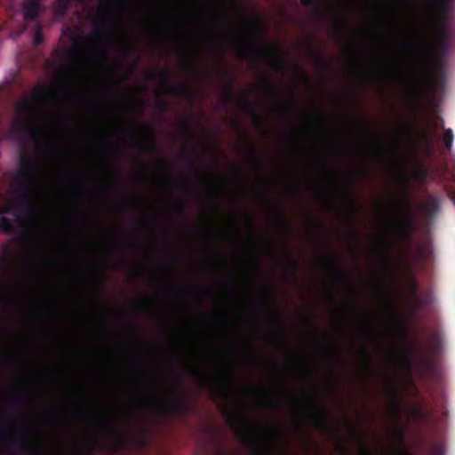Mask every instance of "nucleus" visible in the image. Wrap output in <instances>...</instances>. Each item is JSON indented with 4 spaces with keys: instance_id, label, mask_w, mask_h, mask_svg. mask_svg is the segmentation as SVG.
<instances>
[{
    "instance_id": "obj_1",
    "label": "nucleus",
    "mask_w": 455,
    "mask_h": 455,
    "mask_svg": "<svg viewBox=\"0 0 455 455\" xmlns=\"http://www.w3.org/2000/svg\"><path fill=\"white\" fill-rule=\"evenodd\" d=\"M20 166L12 179L11 190L15 194L26 214L32 219L39 216L40 209L36 201L40 193L39 165L27 153H22Z\"/></svg>"
},
{
    "instance_id": "obj_2",
    "label": "nucleus",
    "mask_w": 455,
    "mask_h": 455,
    "mask_svg": "<svg viewBox=\"0 0 455 455\" xmlns=\"http://www.w3.org/2000/svg\"><path fill=\"white\" fill-rule=\"evenodd\" d=\"M49 98V87L41 86L34 90L31 96L25 97L15 105L14 109L18 118L10 129V133L13 138L26 137L35 140L39 135H44L34 117L39 112L40 101L47 100Z\"/></svg>"
},
{
    "instance_id": "obj_3",
    "label": "nucleus",
    "mask_w": 455,
    "mask_h": 455,
    "mask_svg": "<svg viewBox=\"0 0 455 455\" xmlns=\"http://www.w3.org/2000/svg\"><path fill=\"white\" fill-rule=\"evenodd\" d=\"M238 58L247 61H253L259 58L268 59L281 71L287 65L285 59L275 51L272 44L266 41H259L241 47L238 52Z\"/></svg>"
},
{
    "instance_id": "obj_4",
    "label": "nucleus",
    "mask_w": 455,
    "mask_h": 455,
    "mask_svg": "<svg viewBox=\"0 0 455 455\" xmlns=\"http://www.w3.org/2000/svg\"><path fill=\"white\" fill-rule=\"evenodd\" d=\"M237 436L251 448L252 455H268L270 443L262 425L257 423L253 429L243 428L237 432Z\"/></svg>"
},
{
    "instance_id": "obj_5",
    "label": "nucleus",
    "mask_w": 455,
    "mask_h": 455,
    "mask_svg": "<svg viewBox=\"0 0 455 455\" xmlns=\"http://www.w3.org/2000/svg\"><path fill=\"white\" fill-rule=\"evenodd\" d=\"M150 81H158L164 89L170 94L180 96L189 100H194L191 88L185 84H173L170 81V73L168 70L160 68L156 72L149 74Z\"/></svg>"
},
{
    "instance_id": "obj_6",
    "label": "nucleus",
    "mask_w": 455,
    "mask_h": 455,
    "mask_svg": "<svg viewBox=\"0 0 455 455\" xmlns=\"http://www.w3.org/2000/svg\"><path fill=\"white\" fill-rule=\"evenodd\" d=\"M158 409L164 416H185L190 412L191 408L186 398L174 394L172 399L161 403Z\"/></svg>"
},
{
    "instance_id": "obj_7",
    "label": "nucleus",
    "mask_w": 455,
    "mask_h": 455,
    "mask_svg": "<svg viewBox=\"0 0 455 455\" xmlns=\"http://www.w3.org/2000/svg\"><path fill=\"white\" fill-rule=\"evenodd\" d=\"M399 224L392 229V240L395 243L398 241L410 243L414 231V218L411 215L403 214L401 207H399Z\"/></svg>"
},
{
    "instance_id": "obj_8",
    "label": "nucleus",
    "mask_w": 455,
    "mask_h": 455,
    "mask_svg": "<svg viewBox=\"0 0 455 455\" xmlns=\"http://www.w3.org/2000/svg\"><path fill=\"white\" fill-rule=\"evenodd\" d=\"M307 402L309 406L306 408V411L311 422L324 431L332 430L328 411L317 406L314 401L307 399Z\"/></svg>"
},
{
    "instance_id": "obj_9",
    "label": "nucleus",
    "mask_w": 455,
    "mask_h": 455,
    "mask_svg": "<svg viewBox=\"0 0 455 455\" xmlns=\"http://www.w3.org/2000/svg\"><path fill=\"white\" fill-rule=\"evenodd\" d=\"M4 440L10 445L17 446L26 455H42L41 446L29 438L25 431H22L20 438L4 436Z\"/></svg>"
},
{
    "instance_id": "obj_10",
    "label": "nucleus",
    "mask_w": 455,
    "mask_h": 455,
    "mask_svg": "<svg viewBox=\"0 0 455 455\" xmlns=\"http://www.w3.org/2000/svg\"><path fill=\"white\" fill-rule=\"evenodd\" d=\"M413 51L422 67H425L434 53L431 44L422 38L417 37L411 42Z\"/></svg>"
},
{
    "instance_id": "obj_11",
    "label": "nucleus",
    "mask_w": 455,
    "mask_h": 455,
    "mask_svg": "<svg viewBox=\"0 0 455 455\" xmlns=\"http://www.w3.org/2000/svg\"><path fill=\"white\" fill-rule=\"evenodd\" d=\"M440 211V198L427 195L426 202L419 206V212L425 221H431Z\"/></svg>"
},
{
    "instance_id": "obj_12",
    "label": "nucleus",
    "mask_w": 455,
    "mask_h": 455,
    "mask_svg": "<svg viewBox=\"0 0 455 455\" xmlns=\"http://www.w3.org/2000/svg\"><path fill=\"white\" fill-rule=\"evenodd\" d=\"M98 432L106 436H116L123 441V436L115 427L113 419L108 416L100 415L93 419Z\"/></svg>"
},
{
    "instance_id": "obj_13",
    "label": "nucleus",
    "mask_w": 455,
    "mask_h": 455,
    "mask_svg": "<svg viewBox=\"0 0 455 455\" xmlns=\"http://www.w3.org/2000/svg\"><path fill=\"white\" fill-rule=\"evenodd\" d=\"M145 135V143L143 144V149L146 152H153L156 148V137L154 127L149 124H144L140 125Z\"/></svg>"
},
{
    "instance_id": "obj_14",
    "label": "nucleus",
    "mask_w": 455,
    "mask_h": 455,
    "mask_svg": "<svg viewBox=\"0 0 455 455\" xmlns=\"http://www.w3.org/2000/svg\"><path fill=\"white\" fill-rule=\"evenodd\" d=\"M21 9L23 17L26 20H35L42 9V4L39 1L29 0L23 3Z\"/></svg>"
},
{
    "instance_id": "obj_15",
    "label": "nucleus",
    "mask_w": 455,
    "mask_h": 455,
    "mask_svg": "<svg viewBox=\"0 0 455 455\" xmlns=\"http://www.w3.org/2000/svg\"><path fill=\"white\" fill-rule=\"evenodd\" d=\"M238 100H239V105L241 106V108L243 109H244L245 111L249 112L251 115V116L253 117V119H255L259 122L262 121L261 116L258 114V112L256 110L255 105L249 99L248 92H241Z\"/></svg>"
},
{
    "instance_id": "obj_16",
    "label": "nucleus",
    "mask_w": 455,
    "mask_h": 455,
    "mask_svg": "<svg viewBox=\"0 0 455 455\" xmlns=\"http://www.w3.org/2000/svg\"><path fill=\"white\" fill-rule=\"evenodd\" d=\"M93 25L95 28V31H94L93 35L91 36V38H92V39L102 40L101 34L99 30L100 28L106 34H111V33H115V32H117L120 30V27L116 23L105 24L102 21L95 20L93 22Z\"/></svg>"
},
{
    "instance_id": "obj_17",
    "label": "nucleus",
    "mask_w": 455,
    "mask_h": 455,
    "mask_svg": "<svg viewBox=\"0 0 455 455\" xmlns=\"http://www.w3.org/2000/svg\"><path fill=\"white\" fill-rule=\"evenodd\" d=\"M225 421L227 425L233 430H235L237 425L245 420V418L242 414L235 413L232 411L226 410L224 411Z\"/></svg>"
},
{
    "instance_id": "obj_18",
    "label": "nucleus",
    "mask_w": 455,
    "mask_h": 455,
    "mask_svg": "<svg viewBox=\"0 0 455 455\" xmlns=\"http://www.w3.org/2000/svg\"><path fill=\"white\" fill-rule=\"evenodd\" d=\"M405 3L425 12L435 11L440 6L438 0H427L425 4L419 3L416 0H405Z\"/></svg>"
},
{
    "instance_id": "obj_19",
    "label": "nucleus",
    "mask_w": 455,
    "mask_h": 455,
    "mask_svg": "<svg viewBox=\"0 0 455 455\" xmlns=\"http://www.w3.org/2000/svg\"><path fill=\"white\" fill-rule=\"evenodd\" d=\"M408 416L411 419L424 422L427 419V414L421 407H411L408 411Z\"/></svg>"
},
{
    "instance_id": "obj_20",
    "label": "nucleus",
    "mask_w": 455,
    "mask_h": 455,
    "mask_svg": "<svg viewBox=\"0 0 455 455\" xmlns=\"http://www.w3.org/2000/svg\"><path fill=\"white\" fill-rule=\"evenodd\" d=\"M329 259L333 262L336 267V275L339 279L347 282L350 279V275L344 271L341 262L336 257H329Z\"/></svg>"
},
{
    "instance_id": "obj_21",
    "label": "nucleus",
    "mask_w": 455,
    "mask_h": 455,
    "mask_svg": "<svg viewBox=\"0 0 455 455\" xmlns=\"http://www.w3.org/2000/svg\"><path fill=\"white\" fill-rule=\"evenodd\" d=\"M284 257L289 263V268L292 275H294L299 269V262L298 260L291 254L288 245L285 243L284 246Z\"/></svg>"
},
{
    "instance_id": "obj_22",
    "label": "nucleus",
    "mask_w": 455,
    "mask_h": 455,
    "mask_svg": "<svg viewBox=\"0 0 455 455\" xmlns=\"http://www.w3.org/2000/svg\"><path fill=\"white\" fill-rule=\"evenodd\" d=\"M233 83L234 80L231 81L230 84L223 91L221 98L226 106L233 103L235 100V93L233 91Z\"/></svg>"
},
{
    "instance_id": "obj_23",
    "label": "nucleus",
    "mask_w": 455,
    "mask_h": 455,
    "mask_svg": "<svg viewBox=\"0 0 455 455\" xmlns=\"http://www.w3.org/2000/svg\"><path fill=\"white\" fill-rule=\"evenodd\" d=\"M181 157L182 159L186 160V161H189L191 164H190V166L189 168L193 171H199L200 170V167L197 166L195 163V157H194V155L187 148H183L182 150H181Z\"/></svg>"
},
{
    "instance_id": "obj_24",
    "label": "nucleus",
    "mask_w": 455,
    "mask_h": 455,
    "mask_svg": "<svg viewBox=\"0 0 455 455\" xmlns=\"http://www.w3.org/2000/svg\"><path fill=\"white\" fill-rule=\"evenodd\" d=\"M244 152L250 162H251L253 164L257 166L259 164V159L257 155V152L251 145L247 146L244 148Z\"/></svg>"
},
{
    "instance_id": "obj_25",
    "label": "nucleus",
    "mask_w": 455,
    "mask_h": 455,
    "mask_svg": "<svg viewBox=\"0 0 455 455\" xmlns=\"http://www.w3.org/2000/svg\"><path fill=\"white\" fill-rule=\"evenodd\" d=\"M443 144L448 152L451 150L452 142H453V132L451 129H445L443 133Z\"/></svg>"
},
{
    "instance_id": "obj_26",
    "label": "nucleus",
    "mask_w": 455,
    "mask_h": 455,
    "mask_svg": "<svg viewBox=\"0 0 455 455\" xmlns=\"http://www.w3.org/2000/svg\"><path fill=\"white\" fill-rule=\"evenodd\" d=\"M301 4L306 7H313L315 11H319L320 4H327L330 0H300Z\"/></svg>"
},
{
    "instance_id": "obj_27",
    "label": "nucleus",
    "mask_w": 455,
    "mask_h": 455,
    "mask_svg": "<svg viewBox=\"0 0 455 455\" xmlns=\"http://www.w3.org/2000/svg\"><path fill=\"white\" fill-rule=\"evenodd\" d=\"M180 128L183 132V133L189 139H195L196 135L194 134L192 129H191V124L188 119H184L180 123Z\"/></svg>"
},
{
    "instance_id": "obj_28",
    "label": "nucleus",
    "mask_w": 455,
    "mask_h": 455,
    "mask_svg": "<svg viewBox=\"0 0 455 455\" xmlns=\"http://www.w3.org/2000/svg\"><path fill=\"white\" fill-rule=\"evenodd\" d=\"M0 225L4 228V233L12 234L13 233V222L11 219L3 216L0 219Z\"/></svg>"
},
{
    "instance_id": "obj_29",
    "label": "nucleus",
    "mask_w": 455,
    "mask_h": 455,
    "mask_svg": "<svg viewBox=\"0 0 455 455\" xmlns=\"http://www.w3.org/2000/svg\"><path fill=\"white\" fill-rule=\"evenodd\" d=\"M262 85L264 89L267 91L269 93L275 94L276 86L267 76H264L262 78Z\"/></svg>"
},
{
    "instance_id": "obj_30",
    "label": "nucleus",
    "mask_w": 455,
    "mask_h": 455,
    "mask_svg": "<svg viewBox=\"0 0 455 455\" xmlns=\"http://www.w3.org/2000/svg\"><path fill=\"white\" fill-rule=\"evenodd\" d=\"M278 211L280 212V223H281L282 227L285 230H290L291 229L290 220L287 218L286 214L282 210L281 206L278 207Z\"/></svg>"
},
{
    "instance_id": "obj_31",
    "label": "nucleus",
    "mask_w": 455,
    "mask_h": 455,
    "mask_svg": "<svg viewBox=\"0 0 455 455\" xmlns=\"http://www.w3.org/2000/svg\"><path fill=\"white\" fill-rule=\"evenodd\" d=\"M362 353H363V358H364V361H365V366H366V369L370 371V372H374L375 371V369L369 363V355H370V352H369V349L366 346H363L362 348Z\"/></svg>"
},
{
    "instance_id": "obj_32",
    "label": "nucleus",
    "mask_w": 455,
    "mask_h": 455,
    "mask_svg": "<svg viewBox=\"0 0 455 455\" xmlns=\"http://www.w3.org/2000/svg\"><path fill=\"white\" fill-rule=\"evenodd\" d=\"M44 41V36L42 33V27L41 25L36 26V33L33 39V44L35 46L39 45Z\"/></svg>"
},
{
    "instance_id": "obj_33",
    "label": "nucleus",
    "mask_w": 455,
    "mask_h": 455,
    "mask_svg": "<svg viewBox=\"0 0 455 455\" xmlns=\"http://www.w3.org/2000/svg\"><path fill=\"white\" fill-rule=\"evenodd\" d=\"M269 322L272 325L275 326V331L276 333L278 334V336L281 338V339L283 341V342H286V339L284 337V334L283 332L282 331V330L280 329V327L277 325L276 323V321L275 319L274 318L273 315H269Z\"/></svg>"
},
{
    "instance_id": "obj_34",
    "label": "nucleus",
    "mask_w": 455,
    "mask_h": 455,
    "mask_svg": "<svg viewBox=\"0 0 455 455\" xmlns=\"http://www.w3.org/2000/svg\"><path fill=\"white\" fill-rule=\"evenodd\" d=\"M409 290L411 297H414L417 294H419V284L417 281L413 278H411L409 282Z\"/></svg>"
},
{
    "instance_id": "obj_35",
    "label": "nucleus",
    "mask_w": 455,
    "mask_h": 455,
    "mask_svg": "<svg viewBox=\"0 0 455 455\" xmlns=\"http://www.w3.org/2000/svg\"><path fill=\"white\" fill-rule=\"evenodd\" d=\"M105 87L112 92H119L120 91V84L117 81H107L105 84Z\"/></svg>"
},
{
    "instance_id": "obj_36",
    "label": "nucleus",
    "mask_w": 455,
    "mask_h": 455,
    "mask_svg": "<svg viewBox=\"0 0 455 455\" xmlns=\"http://www.w3.org/2000/svg\"><path fill=\"white\" fill-rule=\"evenodd\" d=\"M0 209L3 212V216H4V214L14 213L16 217H19V213L13 204H7Z\"/></svg>"
},
{
    "instance_id": "obj_37",
    "label": "nucleus",
    "mask_w": 455,
    "mask_h": 455,
    "mask_svg": "<svg viewBox=\"0 0 455 455\" xmlns=\"http://www.w3.org/2000/svg\"><path fill=\"white\" fill-rule=\"evenodd\" d=\"M288 394H289V396H290L291 403L296 408H298L300 405V403H301L300 398L291 390H288Z\"/></svg>"
},
{
    "instance_id": "obj_38",
    "label": "nucleus",
    "mask_w": 455,
    "mask_h": 455,
    "mask_svg": "<svg viewBox=\"0 0 455 455\" xmlns=\"http://www.w3.org/2000/svg\"><path fill=\"white\" fill-rule=\"evenodd\" d=\"M412 299H413V300L415 302V306L411 307V311L414 314V313H416L418 307H422L423 306L422 301H421L422 300V295H420L419 293L416 296L412 297Z\"/></svg>"
},
{
    "instance_id": "obj_39",
    "label": "nucleus",
    "mask_w": 455,
    "mask_h": 455,
    "mask_svg": "<svg viewBox=\"0 0 455 455\" xmlns=\"http://www.w3.org/2000/svg\"><path fill=\"white\" fill-rule=\"evenodd\" d=\"M169 107V104L167 102V100H164V99H160L158 100L157 103H156V108L157 110H159L161 113H164L166 111V109L168 108Z\"/></svg>"
},
{
    "instance_id": "obj_40",
    "label": "nucleus",
    "mask_w": 455,
    "mask_h": 455,
    "mask_svg": "<svg viewBox=\"0 0 455 455\" xmlns=\"http://www.w3.org/2000/svg\"><path fill=\"white\" fill-rule=\"evenodd\" d=\"M117 51L124 56H127L131 52V47L126 44H122L118 46Z\"/></svg>"
},
{
    "instance_id": "obj_41",
    "label": "nucleus",
    "mask_w": 455,
    "mask_h": 455,
    "mask_svg": "<svg viewBox=\"0 0 455 455\" xmlns=\"http://www.w3.org/2000/svg\"><path fill=\"white\" fill-rule=\"evenodd\" d=\"M395 435L400 443H403L404 440V430L403 428H395Z\"/></svg>"
},
{
    "instance_id": "obj_42",
    "label": "nucleus",
    "mask_w": 455,
    "mask_h": 455,
    "mask_svg": "<svg viewBox=\"0 0 455 455\" xmlns=\"http://www.w3.org/2000/svg\"><path fill=\"white\" fill-rule=\"evenodd\" d=\"M262 293L269 301H271L272 303L275 302L273 293L267 288L264 287L262 290Z\"/></svg>"
},
{
    "instance_id": "obj_43",
    "label": "nucleus",
    "mask_w": 455,
    "mask_h": 455,
    "mask_svg": "<svg viewBox=\"0 0 455 455\" xmlns=\"http://www.w3.org/2000/svg\"><path fill=\"white\" fill-rule=\"evenodd\" d=\"M243 217L245 220V222H246V225H247L248 228L250 229L251 235H254V234L251 231V225H252V223H251V218H250L249 214L246 212H243Z\"/></svg>"
},
{
    "instance_id": "obj_44",
    "label": "nucleus",
    "mask_w": 455,
    "mask_h": 455,
    "mask_svg": "<svg viewBox=\"0 0 455 455\" xmlns=\"http://www.w3.org/2000/svg\"><path fill=\"white\" fill-rule=\"evenodd\" d=\"M200 385L202 387H212L213 382L211 379L204 377L200 379Z\"/></svg>"
},
{
    "instance_id": "obj_45",
    "label": "nucleus",
    "mask_w": 455,
    "mask_h": 455,
    "mask_svg": "<svg viewBox=\"0 0 455 455\" xmlns=\"http://www.w3.org/2000/svg\"><path fill=\"white\" fill-rule=\"evenodd\" d=\"M313 59H314V60L315 61V63L317 65H321V66H325L326 65L325 59L322 55L314 54L313 55Z\"/></svg>"
},
{
    "instance_id": "obj_46",
    "label": "nucleus",
    "mask_w": 455,
    "mask_h": 455,
    "mask_svg": "<svg viewBox=\"0 0 455 455\" xmlns=\"http://www.w3.org/2000/svg\"><path fill=\"white\" fill-rule=\"evenodd\" d=\"M286 96L289 100L290 104L292 107H296L298 102H297V98L295 97V95L292 92H286Z\"/></svg>"
},
{
    "instance_id": "obj_47",
    "label": "nucleus",
    "mask_w": 455,
    "mask_h": 455,
    "mask_svg": "<svg viewBox=\"0 0 455 455\" xmlns=\"http://www.w3.org/2000/svg\"><path fill=\"white\" fill-rule=\"evenodd\" d=\"M19 239L21 243H28L29 242V234L28 231L26 230L21 233V235L19 236Z\"/></svg>"
},
{
    "instance_id": "obj_48",
    "label": "nucleus",
    "mask_w": 455,
    "mask_h": 455,
    "mask_svg": "<svg viewBox=\"0 0 455 455\" xmlns=\"http://www.w3.org/2000/svg\"><path fill=\"white\" fill-rule=\"evenodd\" d=\"M402 358H403V361L408 364V365H411V363H412V360H411V354L407 351H405L403 355H402Z\"/></svg>"
},
{
    "instance_id": "obj_49",
    "label": "nucleus",
    "mask_w": 455,
    "mask_h": 455,
    "mask_svg": "<svg viewBox=\"0 0 455 455\" xmlns=\"http://www.w3.org/2000/svg\"><path fill=\"white\" fill-rule=\"evenodd\" d=\"M422 304L423 306H428L431 304L432 302V298L430 296V294H424L422 295Z\"/></svg>"
},
{
    "instance_id": "obj_50",
    "label": "nucleus",
    "mask_w": 455,
    "mask_h": 455,
    "mask_svg": "<svg viewBox=\"0 0 455 455\" xmlns=\"http://www.w3.org/2000/svg\"><path fill=\"white\" fill-rule=\"evenodd\" d=\"M17 399L20 402H24L28 399V395L25 392H20L16 395Z\"/></svg>"
},
{
    "instance_id": "obj_51",
    "label": "nucleus",
    "mask_w": 455,
    "mask_h": 455,
    "mask_svg": "<svg viewBox=\"0 0 455 455\" xmlns=\"http://www.w3.org/2000/svg\"><path fill=\"white\" fill-rule=\"evenodd\" d=\"M127 140L131 146H136L138 144V140L131 134L126 135Z\"/></svg>"
},
{
    "instance_id": "obj_52",
    "label": "nucleus",
    "mask_w": 455,
    "mask_h": 455,
    "mask_svg": "<svg viewBox=\"0 0 455 455\" xmlns=\"http://www.w3.org/2000/svg\"><path fill=\"white\" fill-rule=\"evenodd\" d=\"M177 211L180 214H184L186 212V206L183 203H179L177 205Z\"/></svg>"
},
{
    "instance_id": "obj_53",
    "label": "nucleus",
    "mask_w": 455,
    "mask_h": 455,
    "mask_svg": "<svg viewBox=\"0 0 455 455\" xmlns=\"http://www.w3.org/2000/svg\"><path fill=\"white\" fill-rule=\"evenodd\" d=\"M367 328H368V331H369V334L372 337V338H376L377 336V333L374 330V328L372 327V325H371L370 323L367 324Z\"/></svg>"
},
{
    "instance_id": "obj_54",
    "label": "nucleus",
    "mask_w": 455,
    "mask_h": 455,
    "mask_svg": "<svg viewBox=\"0 0 455 455\" xmlns=\"http://www.w3.org/2000/svg\"><path fill=\"white\" fill-rule=\"evenodd\" d=\"M84 449L88 451L89 455H92L93 453V451H94V447L90 443H87L84 445Z\"/></svg>"
},
{
    "instance_id": "obj_55",
    "label": "nucleus",
    "mask_w": 455,
    "mask_h": 455,
    "mask_svg": "<svg viewBox=\"0 0 455 455\" xmlns=\"http://www.w3.org/2000/svg\"><path fill=\"white\" fill-rule=\"evenodd\" d=\"M358 441H359V443L361 445V447L363 448V455H371L368 451H366L365 449V445H364V443L363 441L362 440V438L358 437Z\"/></svg>"
},
{
    "instance_id": "obj_56",
    "label": "nucleus",
    "mask_w": 455,
    "mask_h": 455,
    "mask_svg": "<svg viewBox=\"0 0 455 455\" xmlns=\"http://www.w3.org/2000/svg\"><path fill=\"white\" fill-rule=\"evenodd\" d=\"M295 69H297L298 71H299V73L301 74L302 77L307 81L308 82L309 79H308V76H307V74L302 70V68L299 66H296L295 67Z\"/></svg>"
},
{
    "instance_id": "obj_57",
    "label": "nucleus",
    "mask_w": 455,
    "mask_h": 455,
    "mask_svg": "<svg viewBox=\"0 0 455 455\" xmlns=\"http://www.w3.org/2000/svg\"><path fill=\"white\" fill-rule=\"evenodd\" d=\"M345 22L344 20H339L337 22V27H338V29L340 31V32H344L345 30Z\"/></svg>"
},
{
    "instance_id": "obj_58",
    "label": "nucleus",
    "mask_w": 455,
    "mask_h": 455,
    "mask_svg": "<svg viewBox=\"0 0 455 455\" xmlns=\"http://www.w3.org/2000/svg\"><path fill=\"white\" fill-rule=\"evenodd\" d=\"M349 200H350L351 204H353V206L354 205L359 206L358 200H357V198L354 195H350Z\"/></svg>"
},
{
    "instance_id": "obj_59",
    "label": "nucleus",
    "mask_w": 455,
    "mask_h": 455,
    "mask_svg": "<svg viewBox=\"0 0 455 455\" xmlns=\"http://www.w3.org/2000/svg\"><path fill=\"white\" fill-rule=\"evenodd\" d=\"M262 400L270 407H275L277 405L276 403H274L272 401H270L269 399H267V397H262Z\"/></svg>"
},
{
    "instance_id": "obj_60",
    "label": "nucleus",
    "mask_w": 455,
    "mask_h": 455,
    "mask_svg": "<svg viewBox=\"0 0 455 455\" xmlns=\"http://www.w3.org/2000/svg\"><path fill=\"white\" fill-rule=\"evenodd\" d=\"M186 65H187V67L190 69V71H191L193 74H196V68H195L194 65H193L190 61L186 60Z\"/></svg>"
},
{
    "instance_id": "obj_61",
    "label": "nucleus",
    "mask_w": 455,
    "mask_h": 455,
    "mask_svg": "<svg viewBox=\"0 0 455 455\" xmlns=\"http://www.w3.org/2000/svg\"><path fill=\"white\" fill-rule=\"evenodd\" d=\"M438 32H439L440 36H444L445 30H444L443 25L442 23L439 24Z\"/></svg>"
},
{
    "instance_id": "obj_62",
    "label": "nucleus",
    "mask_w": 455,
    "mask_h": 455,
    "mask_svg": "<svg viewBox=\"0 0 455 455\" xmlns=\"http://www.w3.org/2000/svg\"><path fill=\"white\" fill-rule=\"evenodd\" d=\"M144 399H145V401L148 403H153V400H152L151 396L148 394L145 395Z\"/></svg>"
},
{
    "instance_id": "obj_63",
    "label": "nucleus",
    "mask_w": 455,
    "mask_h": 455,
    "mask_svg": "<svg viewBox=\"0 0 455 455\" xmlns=\"http://www.w3.org/2000/svg\"><path fill=\"white\" fill-rule=\"evenodd\" d=\"M215 52H217V54L220 57V59H223L224 58V52H223L222 49H217V50H215Z\"/></svg>"
},
{
    "instance_id": "obj_64",
    "label": "nucleus",
    "mask_w": 455,
    "mask_h": 455,
    "mask_svg": "<svg viewBox=\"0 0 455 455\" xmlns=\"http://www.w3.org/2000/svg\"><path fill=\"white\" fill-rule=\"evenodd\" d=\"M219 453L220 455H228L227 451H225V449L223 447H219Z\"/></svg>"
}]
</instances>
